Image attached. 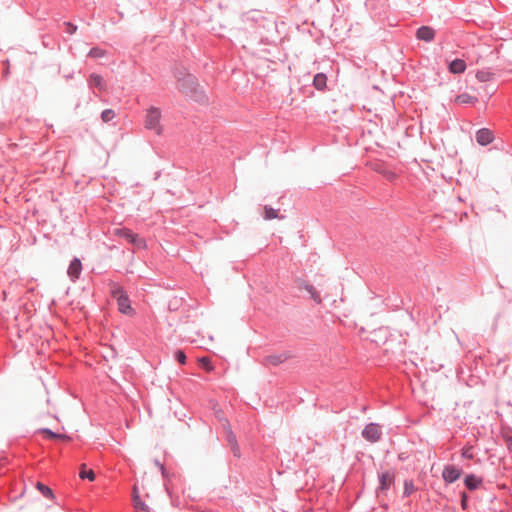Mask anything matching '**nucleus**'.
<instances>
[{
  "instance_id": "obj_18",
  "label": "nucleus",
  "mask_w": 512,
  "mask_h": 512,
  "mask_svg": "<svg viewBox=\"0 0 512 512\" xmlns=\"http://www.w3.org/2000/svg\"><path fill=\"white\" fill-rule=\"evenodd\" d=\"M79 476L82 479H86L87 478L90 481H93L95 479V473L93 472V470H87L86 469V464H82L81 465Z\"/></svg>"
},
{
  "instance_id": "obj_32",
  "label": "nucleus",
  "mask_w": 512,
  "mask_h": 512,
  "mask_svg": "<svg viewBox=\"0 0 512 512\" xmlns=\"http://www.w3.org/2000/svg\"><path fill=\"white\" fill-rule=\"evenodd\" d=\"M187 82H189V83H194V78H193V77H191V76H188V77H187Z\"/></svg>"
},
{
  "instance_id": "obj_16",
  "label": "nucleus",
  "mask_w": 512,
  "mask_h": 512,
  "mask_svg": "<svg viewBox=\"0 0 512 512\" xmlns=\"http://www.w3.org/2000/svg\"><path fill=\"white\" fill-rule=\"evenodd\" d=\"M476 101L477 98L468 93L460 94L455 98V102L458 104L475 103Z\"/></svg>"
},
{
  "instance_id": "obj_6",
  "label": "nucleus",
  "mask_w": 512,
  "mask_h": 512,
  "mask_svg": "<svg viewBox=\"0 0 512 512\" xmlns=\"http://www.w3.org/2000/svg\"><path fill=\"white\" fill-rule=\"evenodd\" d=\"M442 476L446 482L452 483L460 478L461 470L454 466H447L444 468Z\"/></svg>"
},
{
  "instance_id": "obj_5",
  "label": "nucleus",
  "mask_w": 512,
  "mask_h": 512,
  "mask_svg": "<svg viewBox=\"0 0 512 512\" xmlns=\"http://www.w3.org/2000/svg\"><path fill=\"white\" fill-rule=\"evenodd\" d=\"M114 234L125 238L127 241L134 243L137 246H144V241L142 239L138 238V236L136 234H133L128 229H115Z\"/></svg>"
},
{
  "instance_id": "obj_26",
  "label": "nucleus",
  "mask_w": 512,
  "mask_h": 512,
  "mask_svg": "<svg viewBox=\"0 0 512 512\" xmlns=\"http://www.w3.org/2000/svg\"><path fill=\"white\" fill-rule=\"evenodd\" d=\"M229 441L232 443V450H233V453L235 456L239 457L240 456V449L235 441V437L233 435H231L229 437Z\"/></svg>"
},
{
  "instance_id": "obj_22",
  "label": "nucleus",
  "mask_w": 512,
  "mask_h": 512,
  "mask_svg": "<svg viewBox=\"0 0 512 512\" xmlns=\"http://www.w3.org/2000/svg\"><path fill=\"white\" fill-rule=\"evenodd\" d=\"M278 217V211L270 206L264 207V218L266 220H272Z\"/></svg>"
},
{
  "instance_id": "obj_24",
  "label": "nucleus",
  "mask_w": 512,
  "mask_h": 512,
  "mask_svg": "<svg viewBox=\"0 0 512 512\" xmlns=\"http://www.w3.org/2000/svg\"><path fill=\"white\" fill-rule=\"evenodd\" d=\"M115 117V112L111 109H106L102 112L101 118L104 122H109Z\"/></svg>"
},
{
  "instance_id": "obj_2",
  "label": "nucleus",
  "mask_w": 512,
  "mask_h": 512,
  "mask_svg": "<svg viewBox=\"0 0 512 512\" xmlns=\"http://www.w3.org/2000/svg\"><path fill=\"white\" fill-rule=\"evenodd\" d=\"M112 294L113 296L116 298L117 300V304H118V308H119V311L123 314H129V315H132L134 313L131 305H130V301H129V298L128 296L124 293V291L122 290V288L120 287H115L113 290H112Z\"/></svg>"
},
{
  "instance_id": "obj_21",
  "label": "nucleus",
  "mask_w": 512,
  "mask_h": 512,
  "mask_svg": "<svg viewBox=\"0 0 512 512\" xmlns=\"http://www.w3.org/2000/svg\"><path fill=\"white\" fill-rule=\"evenodd\" d=\"M36 488H37V489H38V490H39V491H40V492H41L45 497H47V498H51V499L54 497V494H53L52 490H51L48 486L44 485L43 483L38 482V483L36 484Z\"/></svg>"
},
{
  "instance_id": "obj_20",
  "label": "nucleus",
  "mask_w": 512,
  "mask_h": 512,
  "mask_svg": "<svg viewBox=\"0 0 512 512\" xmlns=\"http://www.w3.org/2000/svg\"><path fill=\"white\" fill-rule=\"evenodd\" d=\"M107 54L106 50L100 48V47H94L89 51V57L97 59L105 57Z\"/></svg>"
},
{
  "instance_id": "obj_31",
  "label": "nucleus",
  "mask_w": 512,
  "mask_h": 512,
  "mask_svg": "<svg viewBox=\"0 0 512 512\" xmlns=\"http://www.w3.org/2000/svg\"><path fill=\"white\" fill-rule=\"evenodd\" d=\"M461 505H462V507L464 509L466 508V505H467V495L465 493L462 494Z\"/></svg>"
},
{
  "instance_id": "obj_27",
  "label": "nucleus",
  "mask_w": 512,
  "mask_h": 512,
  "mask_svg": "<svg viewBox=\"0 0 512 512\" xmlns=\"http://www.w3.org/2000/svg\"><path fill=\"white\" fill-rule=\"evenodd\" d=\"M175 357L177 359V361L180 363V364H185L186 363V355L184 353V351L182 350H177L175 352Z\"/></svg>"
},
{
  "instance_id": "obj_4",
  "label": "nucleus",
  "mask_w": 512,
  "mask_h": 512,
  "mask_svg": "<svg viewBox=\"0 0 512 512\" xmlns=\"http://www.w3.org/2000/svg\"><path fill=\"white\" fill-rule=\"evenodd\" d=\"M297 284L299 289L305 290L307 293H309L310 297L313 299L315 303H322L321 295L313 285L304 280H298Z\"/></svg>"
},
{
  "instance_id": "obj_1",
  "label": "nucleus",
  "mask_w": 512,
  "mask_h": 512,
  "mask_svg": "<svg viewBox=\"0 0 512 512\" xmlns=\"http://www.w3.org/2000/svg\"><path fill=\"white\" fill-rule=\"evenodd\" d=\"M144 123L146 129L154 131L157 135L162 134L161 111L158 108L150 107L146 110Z\"/></svg>"
},
{
  "instance_id": "obj_23",
  "label": "nucleus",
  "mask_w": 512,
  "mask_h": 512,
  "mask_svg": "<svg viewBox=\"0 0 512 512\" xmlns=\"http://www.w3.org/2000/svg\"><path fill=\"white\" fill-rule=\"evenodd\" d=\"M200 365L208 372L213 370V365L211 364V360L208 357H202L198 359Z\"/></svg>"
},
{
  "instance_id": "obj_30",
  "label": "nucleus",
  "mask_w": 512,
  "mask_h": 512,
  "mask_svg": "<svg viewBox=\"0 0 512 512\" xmlns=\"http://www.w3.org/2000/svg\"><path fill=\"white\" fill-rule=\"evenodd\" d=\"M4 65H5L4 75L7 76L10 73V62H9V60L4 61Z\"/></svg>"
},
{
  "instance_id": "obj_14",
  "label": "nucleus",
  "mask_w": 512,
  "mask_h": 512,
  "mask_svg": "<svg viewBox=\"0 0 512 512\" xmlns=\"http://www.w3.org/2000/svg\"><path fill=\"white\" fill-rule=\"evenodd\" d=\"M481 479L476 477L475 475H468L466 476L465 478V485L468 489L470 490H474L476 488L479 487V485L481 484Z\"/></svg>"
},
{
  "instance_id": "obj_15",
  "label": "nucleus",
  "mask_w": 512,
  "mask_h": 512,
  "mask_svg": "<svg viewBox=\"0 0 512 512\" xmlns=\"http://www.w3.org/2000/svg\"><path fill=\"white\" fill-rule=\"evenodd\" d=\"M288 358L289 356L287 354L270 355L266 358V362L276 366L285 362Z\"/></svg>"
},
{
  "instance_id": "obj_28",
  "label": "nucleus",
  "mask_w": 512,
  "mask_h": 512,
  "mask_svg": "<svg viewBox=\"0 0 512 512\" xmlns=\"http://www.w3.org/2000/svg\"><path fill=\"white\" fill-rule=\"evenodd\" d=\"M65 26H66V32H67L68 34H71V35H72V34H74V33L76 32V30H77V26H76V25H74V24H72V23H70V22H66V23H65Z\"/></svg>"
},
{
  "instance_id": "obj_3",
  "label": "nucleus",
  "mask_w": 512,
  "mask_h": 512,
  "mask_svg": "<svg viewBox=\"0 0 512 512\" xmlns=\"http://www.w3.org/2000/svg\"><path fill=\"white\" fill-rule=\"evenodd\" d=\"M362 435L367 441L377 442L381 437V430L379 425L375 423L368 424L364 428Z\"/></svg>"
},
{
  "instance_id": "obj_13",
  "label": "nucleus",
  "mask_w": 512,
  "mask_h": 512,
  "mask_svg": "<svg viewBox=\"0 0 512 512\" xmlns=\"http://www.w3.org/2000/svg\"><path fill=\"white\" fill-rule=\"evenodd\" d=\"M327 77L323 73H318L314 76L313 85L317 90H324L326 88Z\"/></svg>"
},
{
  "instance_id": "obj_8",
  "label": "nucleus",
  "mask_w": 512,
  "mask_h": 512,
  "mask_svg": "<svg viewBox=\"0 0 512 512\" xmlns=\"http://www.w3.org/2000/svg\"><path fill=\"white\" fill-rule=\"evenodd\" d=\"M416 36L419 40L430 42L435 37V30L429 26H422L417 30Z\"/></svg>"
},
{
  "instance_id": "obj_17",
  "label": "nucleus",
  "mask_w": 512,
  "mask_h": 512,
  "mask_svg": "<svg viewBox=\"0 0 512 512\" xmlns=\"http://www.w3.org/2000/svg\"><path fill=\"white\" fill-rule=\"evenodd\" d=\"M494 77V74L489 70H480L476 73V78L480 82H488L491 81Z\"/></svg>"
},
{
  "instance_id": "obj_7",
  "label": "nucleus",
  "mask_w": 512,
  "mask_h": 512,
  "mask_svg": "<svg viewBox=\"0 0 512 512\" xmlns=\"http://www.w3.org/2000/svg\"><path fill=\"white\" fill-rule=\"evenodd\" d=\"M493 139V133L489 129L483 128L476 133V141L482 146L490 144Z\"/></svg>"
},
{
  "instance_id": "obj_9",
  "label": "nucleus",
  "mask_w": 512,
  "mask_h": 512,
  "mask_svg": "<svg viewBox=\"0 0 512 512\" xmlns=\"http://www.w3.org/2000/svg\"><path fill=\"white\" fill-rule=\"evenodd\" d=\"M393 483H394V474L391 472H384L380 475L379 490L381 492H385L391 487V485Z\"/></svg>"
},
{
  "instance_id": "obj_12",
  "label": "nucleus",
  "mask_w": 512,
  "mask_h": 512,
  "mask_svg": "<svg viewBox=\"0 0 512 512\" xmlns=\"http://www.w3.org/2000/svg\"><path fill=\"white\" fill-rule=\"evenodd\" d=\"M133 503H134V507L136 510L142 511V512L149 511L148 506L140 499L136 486H134V488H133Z\"/></svg>"
},
{
  "instance_id": "obj_11",
  "label": "nucleus",
  "mask_w": 512,
  "mask_h": 512,
  "mask_svg": "<svg viewBox=\"0 0 512 512\" xmlns=\"http://www.w3.org/2000/svg\"><path fill=\"white\" fill-rule=\"evenodd\" d=\"M466 69V63L462 59H455L449 64V71L453 74H461Z\"/></svg>"
},
{
  "instance_id": "obj_33",
  "label": "nucleus",
  "mask_w": 512,
  "mask_h": 512,
  "mask_svg": "<svg viewBox=\"0 0 512 512\" xmlns=\"http://www.w3.org/2000/svg\"><path fill=\"white\" fill-rule=\"evenodd\" d=\"M508 447H509V449H511V450H512V439H509V440H508Z\"/></svg>"
},
{
  "instance_id": "obj_19",
  "label": "nucleus",
  "mask_w": 512,
  "mask_h": 512,
  "mask_svg": "<svg viewBox=\"0 0 512 512\" xmlns=\"http://www.w3.org/2000/svg\"><path fill=\"white\" fill-rule=\"evenodd\" d=\"M40 432L45 434L50 439H62V440H68L69 439V437L67 435H65V434H56V433H54L53 431H51L50 429H47V428L41 429Z\"/></svg>"
},
{
  "instance_id": "obj_29",
  "label": "nucleus",
  "mask_w": 512,
  "mask_h": 512,
  "mask_svg": "<svg viewBox=\"0 0 512 512\" xmlns=\"http://www.w3.org/2000/svg\"><path fill=\"white\" fill-rule=\"evenodd\" d=\"M462 456L465 457V458H468V459L473 458V454L471 452V449L470 448L463 449Z\"/></svg>"
},
{
  "instance_id": "obj_10",
  "label": "nucleus",
  "mask_w": 512,
  "mask_h": 512,
  "mask_svg": "<svg viewBox=\"0 0 512 512\" xmlns=\"http://www.w3.org/2000/svg\"><path fill=\"white\" fill-rule=\"evenodd\" d=\"M82 270V265L79 259L75 258L71 261L68 268V275L75 280L79 277Z\"/></svg>"
},
{
  "instance_id": "obj_25",
  "label": "nucleus",
  "mask_w": 512,
  "mask_h": 512,
  "mask_svg": "<svg viewBox=\"0 0 512 512\" xmlns=\"http://www.w3.org/2000/svg\"><path fill=\"white\" fill-rule=\"evenodd\" d=\"M90 80H91V83H92L94 86H96V87H98V88L102 89V82H103V79H102V77H101L100 75H98V74H92V75L90 76Z\"/></svg>"
}]
</instances>
